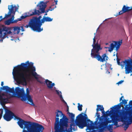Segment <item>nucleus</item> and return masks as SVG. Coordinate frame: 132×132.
<instances>
[{
	"label": "nucleus",
	"instance_id": "1",
	"mask_svg": "<svg viewBox=\"0 0 132 132\" xmlns=\"http://www.w3.org/2000/svg\"><path fill=\"white\" fill-rule=\"evenodd\" d=\"M36 68L32 62L27 61L25 63H22L13 69L12 74L15 80L19 84H26L27 79L29 78L31 75L34 76L37 80L38 78L35 72Z\"/></svg>",
	"mask_w": 132,
	"mask_h": 132
},
{
	"label": "nucleus",
	"instance_id": "2",
	"mask_svg": "<svg viewBox=\"0 0 132 132\" xmlns=\"http://www.w3.org/2000/svg\"><path fill=\"white\" fill-rule=\"evenodd\" d=\"M128 112L124 110H118L114 115L111 116L113 125L117 126L118 122L121 121L124 123L122 126L126 131L129 125L132 123V119L128 116Z\"/></svg>",
	"mask_w": 132,
	"mask_h": 132
},
{
	"label": "nucleus",
	"instance_id": "3",
	"mask_svg": "<svg viewBox=\"0 0 132 132\" xmlns=\"http://www.w3.org/2000/svg\"><path fill=\"white\" fill-rule=\"evenodd\" d=\"M56 113L54 129L55 132H63L64 127L68 126L69 119L61 111L57 110Z\"/></svg>",
	"mask_w": 132,
	"mask_h": 132
},
{
	"label": "nucleus",
	"instance_id": "4",
	"mask_svg": "<svg viewBox=\"0 0 132 132\" xmlns=\"http://www.w3.org/2000/svg\"><path fill=\"white\" fill-rule=\"evenodd\" d=\"M83 114V113L80 114L77 117V125L81 129L85 127H87L89 129L92 128L93 127L94 123L89 119H88L87 121L86 118Z\"/></svg>",
	"mask_w": 132,
	"mask_h": 132
},
{
	"label": "nucleus",
	"instance_id": "5",
	"mask_svg": "<svg viewBox=\"0 0 132 132\" xmlns=\"http://www.w3.org/2000/svg\"><path fill=\"white\" fill-rule=\"evenodd\" d=\"M24 125L22 132H42L44 129L42 125L30 121Z\"/></svg>",
	"mask_w": 132,
	"mask_h": 132
},
{
	"label": "nucleus",
	"instance_id": "6",
	"mask_svg": "<svg viewBox=\"0 0 132 132\" xmlns=\"http://www.w3.org/2000/svg\"><path fill=\"white\" fill-rule=\"evenodd\" d=\"M6 27L8 29V31H7V32H6V35L4 36L0 37L2 38V39H4V38H8L9 36L10 35H12L13 33L12 31H13V32L14 34H19L20 32V31L21 30L22 31H24L23 27V26H21L20 27L18 26H15L13 27H7L3 25H2V27H0L1 28L3 27Z\"/></svg>",
	"mask_w": 132,
	"mask_h": 132
},
{
	"label": "nucleus",
	"instance_id": "7",
	"mask_svg": "<svg viewBox=\"0 0 132 132\" xmlns=\"http://www.w3.org/2000/svg\"><path fill=\"white\" fill-rule=\"evenodd\" d=\"M99 52H95L94 53H91V56L92 58L96 59L98 61L101 62H103L108 60V56L105 54H103L101 57L100 54Z\"/></svg>",
	"mask_w": 132,
	"mask_h": 132
},
{
	"label": "nucleus",
	"instance_id": "8",
	"mask_svg": "<svg viewBox=\"0 0 132 132\" xmlns=\"http://www.w3.org/2000/svg\"><path fill=\"white\" fill-rule=\"evenodd\" d=\"M1 90L0 89V102L3 106L5 105V104L7 103L11 97L7 95V94L6 93H1Z\"/></svg>",
	"mask_w": 132,
	"mask_h": 132
},
{
	"label": "nucleus",
	"instance_id": "9",
	"mask_svg": "<svg viewBox=\"0 0 132 132\" xmlns=\"http://www.w3.org/2000/svg\"><path fill=\"white\" fill-rule=\"evenodd\" d=\"M15 92L17 97L19 98H21L22 101H26V97H25V92L23 88H20L18 87L15 88Z\"/></svg>",
	"mask_w": 132,
	"mask_h": 132
},
{
	"label": "nucleus",
	"instance_id": "10",
	"mask_svg": "<svg viewBox=\"0 0 132 132\" xmlns=\"http://www.w3.org/2000/svg\"><path fill=\"white\" fill-rule=\"evenodd\" d=\"M41 18V16H40L38 18L34 17L31 19L40 32L43 30V28H41V26L43 23L42 22V19L41 20H40Z\"/></svg>",
	"mask_w": 132,
	"mask_h": 132
},
{
	"label": "nucleus",
	"instance_id": "11",
	"mask_svg": "<svg viewBox=\"0 0 132 132\" xmlns=\"http://www.w3.org/2000/svg\"><path fill=\"white\" fill-rule=\"evenodd\" d=\"M46 3L42 1L40 2L39 4L37 5V6H39V7L38 10L41 11V12H41V13H44L45 12L47 13L49 11H52L53 10V9L51 7H50L49 9H47L45 11V9L46 7Z\"/></svg>",
	"mask_w": 132,
	"mask_h": 132
},
{
	"label": "nucleus",
	"instance_id": "12",
	"mask_svg": "<svg viewBox=\"0 0 132 132\" xmlns=\"http://www.w3.org/2000/svg\"><path fill=\"white\" fill-rule=\"evenodd\" d=\"M41 12H40L39 10H37L36 9H35L34 10V12H32L31 11L29 12L26 13L24 15H22L21 16L20 18H19V21H21L22 19H24L27 17L33 15L37 14L39 15L41 14Z\"/></svg>",
	"mask_w": 132,
	"mask_h": 132
},
{
	"label": "nucleus",
	"instance_id": "13",
	"mask_svg": "<svg viewBox=\"0 0 132 132\" xmlns=\"http://www.w3.org/2000/svg\"><path fill=\"white\" fill-rule=\"evenodd\" d=\"M8 7V9L9 10V11L7 14H5V16L3 18L4 19L5 18H6L11 16V15L12 13L14 14L18 9V7H17L15 5L13 6V5H12L10 6L9 5Z\"/></svg>",
	"mask_w": 132,
	"mask_h": 132
},
{
	"label": "nucleus",
	"instance_id": "14",
	"mask_svg": "<svg viewBox=\"0 0 132 132\" xmlns=\"http://www.w3.org/2000/svg\"><path fill=\"white\" fill-rule=\"evenodd\" d=\"M112 122H113L112 119L109 120L108 119H106L105 121H102L100 123L98 126V127L100 129V131L101 132H102L105 129L108 128V123H111Z\"/></svg>",
	"mask_w": 132,
	"mask_h": 132
},
{
	"label": "nucleus",
	"instance_id": "15",
	"mask_svg": "<svg viewBox=\"0 0 132 132\" xmlns=\"http://www.w3.org/2000/svg\"><path fill=\"white\" fill-rule=\"evenodd\" d=\"M95 38V37H94L93 38V44L92 45L93 47V48L91 50V53H94L95 52H99L100 50H101L102 49V48H101V46L100 45L97 44V43L95 44L96 40Z\"/></svg>",
	"mask_w": 132,
	"mask_h": 132
},
{
	"label": "nucleus",
	"instance_id": "16",
	"mask_svg": "<svg viewBox=\"0 0 132 132\" xmlns=\"http://www.w3.org/2000/svg\"><path fill=\"white\" fill-rule=\"evenodd\" d=\"M126 62L127 64L126 67L125 68V73L127 74L132 72V60H126Z\"/></svg>",
	"mask_w": 132,
	"mask_h": 132
},
{
	"label": "nucleus",
	"instance_id": "17",
	"mask_svg": "<svg viewBox=\"0 0 132 132\" xmlns=\"http://www.w3.org/2000/svg\"><path fill=\"white\" fill-rule=\"evenodd\" d=\"M13 115H14L13 113L11 111L7 110L6 111L5 114L4 115L3 118L5 120L9 121L13 118Z\"/></svg>",
	"mask_w": 132,
	"mask_h": 132
},
{
	"label": "nucleus",
	"instance_id": "18",
	"mask_svg": "<svg viewBox=\"0 0 132 132\" xmlns=\"http://www.w3.org/2000/svg\"><path fill=\"white\" fill-rule=\"evenodd\" d=\"M128 101V100H126L125 99L123 100H122V102H120L119 104L117 105H115L114 106H112L111 108V110L110 111V112L112 113V111H113L114 110L113 109L116 110H117V111L120 110V109L121 107V104H123L124 105H125V104L127 103V101Z\"/></svg>",
	"mask_w": 132,
	"mask_h": 132
},
{
	"label": "nucleus",
	"instance_id": "19",
	"mask_svg": "<svg viewBox=\"0 0 132 132\" xmlns=\"http://www.w3.org/2000/svg\"><path fill=\"white\" fill-rule=\"evenodd\" d=\"M29 27L34 31L40 32L31 19L30 20L28 24L24 26V27L26 28H28Z\"/></svg>",
	"mask_w": 132,
	"mask_h": 132
},
{
	"label": "nucleus",
	"instance_id": "20",
	"mask_svg": "<svg viewBox=\"0 0 132 132\" xmlns=\"http://www.w3.org/2000/svg\"><path fill=\"white\" fill-rule=\"evenodd\" d=\"M13 117L15 118V119H17L19 120L17 122L18 124L20 127L22 129L23 127V125L29 121H25L22 120L15 116L14 114V115L13 116Z\"/></svg>",
	"mask_w": 132,
	"mask_h": 132
},
{
	"label": "nucleus",
	"instance_id": "21",
	"mask_svg": "<svg viewBox=\"0 0 132 132\" xmlns=\"http://www.w3.org/2000/svg\"><path fill=\"white\" fill-rule=\"evenodd\" d=\"M132 10V7L126 6L125 5L123 6L121 10L119 12L117 15L122 14L123 13Z\"/></svg>",
	"mask_w": 132,
	"mask_h": 132
},
{
	"label": "nucleus",
	"instance_id": "22",
	"mask_svg": "<svg viewBox=\"0 0 132 132\" xmlns=\"http://www.w3.org/2000/svg\"><path fill=\"white\" fill-rule=\"evenodd\" d=\"M26 94L25 93V97H26V101L27 100L30 103V104L32 105L34 104L33 102V100L31 98V96L29 95V90L28 88L26 89Z\"/></svg>",
	"mask_w": 132,
	"mask_h": 132
},
{
	"label": "nucleus",
	"instance_id": "23",
	"mask_svg": "<svg viewBox=\"0 0 132 132\" xmlns=\"http://www.w3.org/2000/svg\"><path fill=\"white\" fill-rule=\"evenodd\" d=\"M1 89L5 90L7 92H9L11 93H14V87L12 88L8 87V86H3L1 88Z\"/></svg>",
	"mask_w": 132,
	"mask_h": 132
},
{
	"label": "nucleus",
	"instance_id": "24",
	"mask_svg": "<svg viewBox=\"0 0 132 132\" xmlns=\"http://www.w3.org/2000/svg\"><path fill=\"white\" fill-rule=\"evenodd\" d=\"M125 111L128 112V115L129 116H128L132 119V112L130 111L132 109V107L128 106V105H126L125 106Z\"/></svg>",
	"mask_w": 132,
	"mask_h": 132
},
{
	"label": "nucleus",
	"instance_id": "25",
	"mask_svg": "<svg viewBox=\"0 0 132 132\" xmlns=\"http://www.w3.org/2000/svg\"><path fill=\"white\" fill-rule=\"evenodd\" d=\"M45 83L47 85V87L49 89H52L55 85L54 83H52L51 81L48 79H46L45 81Z\"/></svg>",
	"mask_w": 132,
	"mask_h": 132
},
{
	"label": "nucleus",
	"instance_id": "26",
	"mask_svg": "<svg viewBox=\"0 0 132 132\" xmlns=\"http://www.w3.org/2000/svg\"><path fill=\"white\" fill-rule=\"evenodd\" d=\"M97 109H96V114L97 115V118H96V121L95 122H96L97 121V120L99 118H100V113L98 112L100 110V109H101L102 108V105H97Z\"/></svg>",
	"mask_w": 132,
	"mask_h": 132
},
{
	"label": "nucleus",
	"instance_id": "27",
	"mask_svg": "<svg viewBox=\"0 0 132 132\" xmlns=\"http://www.w3.org/2000/svg\"><path fill=\"white\" fill-rule=\"evenodd\" d=\"M53 19L51 18L48 17H45L44 16L42 19V22L43 23H44L45 21L46 22H50L52 21Z\"/></svg>",
	"mask_w": 132,
	"mask_h": 132
},
{
	"label": "nucleus",
	"instance_id": "28",
	"mask_svg": "<svg viewBox=\"0 0 132 132\" xmlns=\"http://www.w3.org/2000/svg\"><path fill=\"white\" fill-rule=\"evenodd\" d=\"M111 109V108H110ZM114 110L113 111H112V112H110V111H110H109V110H108L106 112V115H107V116H109V113H110V114H112V115H114L116 113V112L117 111V110H115L113 109Z\"/></svg>",
	"mask_w": 132,
	"mask_h": 132
},
{
	"label": "nucleus",
	"instance_id": "29",
	"mask_svg": "<svg viewBox=\"0 0 132 132\" xmlns=\"http://www.w3.org/2000/svg\"><path fill=\"white\" fill-rule=\"evenodd\" d=\"M115 46L116 45H115V43L114 44L112 43L110 44V47H108L109 48L108 51L110 52L112 51Z\"/></svg>",
	"mask_w": 132,
	"mask_h": 132
},
{
	"label": "nucleus",
	"instance_id": "30",
	"mask_svg": "<svg viewBox=\"0 0 132 132\" xmlns=\"http://www.w3.org/2000/svg\"><path fill=\"white\" fill-rule=\"evenodd\" d=\"M117 62L118 63V64L119 65H120L122 66V62H123V63L126 64V65L125 67H126V65L127 64V63L126 62V61L128 60H131V59H130V60H129V59L126 60H125L124 61H122L121 62V63L120 62V59H118V58H117Z\"/></svg>",
	"mask_w": 132,
	"mask_h": 132
},
{
	"label": "nucleus",
	"instance_id": "31",
	"mask_svg": "<svg viewBox=\"0 0 132 132\" xmlns=\"http://www.w3.org/2000/svg\"><path fill=\"white\" fill-rule=\"evenodd\" d=\"M122 44V42H120V41H119L118 42H115V45H116V46H117L116 47V50L117 51L120 47V45H121Z\"/></svg>",
	"mask_w": 132,
	"mask_h": 132
},
{
	"label": "nucleus",
	"instance_id": "32",
	"mask_svg": "<svg viewBox=\"0 0 132 132\" xmlns=\"http://www.w3.org/2000/svg\"><path fill=\"white\" fill-rule=\"evenodd\" d=\"M69 116L70 117L71 119V120L74 121V120L75 115L74 114L72 113H70L68 112Z\"/></svg>",
	"mask_w": 132,
	"mask_h": 132
},
{
	"label": "nucleus",
	"instance_id": "33",
	"mask_svg": "<svg viewBox=\"0 0 132 132\" xmlns=\"http://www.w3.org/2000/svg\"><path fill=\"white\" fill-rule=\"evenodd\" d=\"M12 21L10 19L6 21L5 22V25H9L11 23H12Z\"/></svg>",
	"mask_w": 132,
	"mask_h": 132
},
{
	"label": "nucleus",
	"instance_id": "34",
	"mask_svg": "<svg viewBox=\"0 0 132 132\" xmlns=\"http://www.w3.org/2000/svg\"><path fill=\"white\" fill-rule=\"evenodd\" d=\"M78 110L79 111H81L82 110V105H80L79 103H78Z\"/></svg>",
	"mask_w": 132,
	"mask_h": 132
},
{
	"label": "nucleus",
	"instance_id": "35",
	"mask_svg": "<svg viewBox=\"0 0 132 132\" xmlns=\"http://www.w3.org/2000/svg\"><path fill=\"white\" fill-rule=\"evenodd\" d=\"M3 109H0V120L1 118L3 113Z\"/></svg>",
	"mask_w": 132,
	"mask_h": 132
},
{
	"label": "nucleus",
	"instance_id": "36",
	"mask_svg": "<svg viewBox=\"0 0 132 132\" xmlns=\"http://www.w3.org/2000/svg\"><path fill=\"white\" fill-rule=\"evenodd\" d=\"M100 110L102 111V114L105 113V111L104 110V108L103 107V105H102V108L101 109H100Z\"/></svg>",
	"mask_w": 132,
	"mask_h": 132
},
{
	"label": "nucleus",
	"instance_id": "37",
	"mask_svg": "<svg viewBox=\"0 0 132 132\" xmlns=\"http://www.w3.org/2000/svg\"><path fill=\"white\" fill-rule=\"evenodd\" d=\"M12 17L10 19L12 21L14 19V16L15 15V13L14 14H12Z\"/></svg>",
	"mask_w": 132,
	"mask_h": 132
},
{
	"label": "nucleus",
	"instance_id": "38",
	"mask_svg": "<svg viewBox=\"0 0 132 132\" xmlns=\"http://www.w3.org/2000/svg\"><path fill=\"white\" fill-rule=\"evenodd\" d=\"M128 106L129 105V106H130V107H132V100H131L130 101L129 103Z\"/></svg>",
	"mask_w": 132,
	"mask_h": 132
},
{
	"label": "nucleus",
	"instance_id": "39",
	"mask_svg": "<svg viewBox=\"0 0 132 132\" xmlns=\"http://www.w3.org/2000/svg\"><path fill=\"white\" fill-rule=\"evenodd\" d=\"M18 21H19V19H18L17 20H13L12 21V23H16Z\"/></svg>",
	"mask_w": 132,
	"mask_h": 132
},
{
	"label": "nucleus",
	"instance_id": "40",
	"mask_svg": "<svg viewBox=\"0 0 132 132\" xmlns=\"http://www.w3.org/2000/svg\"><path fill=\"white\" fill-rule=\"evenodd\" d=\"M124 81L123 80H121V81L118 82L117 84H121L122 82H123Z\"/></svg>",
	"mask_w": 132,
	"mask_h": 132
},
{
	"label": "nucleus",
	"instance_id": "41",
	"mask_svg": "<svg viewBox=\"0 0 132 132\" xmlns=\"http://www.w3.org/2000/svg\"><path fill=\"white\" fill-rule=\"evenodd\" d=\"M61 100L65 104H67L66 102L63 99H63H62V98L61 99Z\"/></svg>",
	"mask_w": 132,
	"mask_h": 132
},
{
	"label": "nucleus",
	"instance_id": "42",
	"mask_svg": "<svg viewBox=\"0 0 132 132\" xmlns=\"http://www.w3.org/2000/svg\"><path fill=\"white\" fill-rule=\"evenodd\" d=\"M75 126V125H74V124L73 123H71L70 124V127L71 128H72V126Z\"/></svg>",
	"mask_w": 132,
	"mask_h": 132
},
{
	"label": "nucleus",
	"instance_id": "43",
	"mask_svg": "<svg viewBox=\"0 0 132 132\" xmlns=\"http://www.w3.org/2000/svg\"><path fill=\"white\" fill-rule=\"evenodd\" d=\"M91 132H97L96 130H93Z\"/></svg>",
	"mask_w": 132,
	"mask_h": 132
},
{
	"label": "nucleus",
	"instance_id": "44",
	"mask_svg": "<svg viewBox=\"0 0 132 132\" xmlns=\"http://www.w3.org/2000/svg\"><path fill=\"white\" fill-rule=\"evenodd\" d=\"M4 85V82L3 81H2L1 82V86H3Z\"/></svg>",
	"mask_w": 132,
	"mask_h": 132
},
{
	"label": "nucleus",
	"instance_id": "45",
	"mask_svg": "<svg viewBox=\"0 0 132 132\" xmlns=\"http://www.w3.org/2000/svg\"><path fill=\"white\" fill-rule=\"evenodd\" d=\"M123 97V96H122L121 97V98L120 99V101L121 100H122V98Z\"/></svg>",
	"mask_w": 132,
	"mask_h": 132
},
{
	"label": "nucleus",
	"instance_id": "46",
	"mask_svg": "<svg viewBox=\"0 0 132 132\" xmlns=\"http://www.w3.org/2000/svg\"><path fill=\"white\" fill-rule=\"evenodd\" d=\"M69 107H68H68H67V111L68 112H68H69Z\"/></svg>",
	"mask_w": 132,
	"mask_h": 132
},
{
	"label": "nucleus",
	"instance_id": "47",
	"mask_svg": "<svg viewBox=\"0 0 132 132\" xmlns=\"http://www.w3.org/2000/svg\"><path fill=\"white\" fill-rule=\"evenodd\" d=\"M109 126L111 128L112 127V125L109 124Z\"/></svg>",
	"mask_w": 132,
	"mask_h": 132
},
{
	"label": "nucleus",
	"instance_id": "48",
	"mask_svg": "<svg viewBox=\"0 0 132 132\" xmlns=\"http://www.w3.org/2000/svg\"><path fill=\"white\" fill-rule=\"evenodd\" d=\"M55 2H56L55 4H57V0L56 1H55Z\"/></svg>",
	"mask_w": 132,
	"mask_h": 132
},
{
	"label": "nucleus",
	"instance_id": "49",
	"mask_svg": "<svg viewBox=\"0 0 132 132\" xmlns=\"http://www.w3.org/2000/svg\"><path fill=\"white\" fill-rule=\"evenodd\" d=\"M60 97L61 98H62V99H63V98L62 97V95H61L60 96Z\"/></svg>",
	"mask_w": 132,
	"mask_h": 132
},
{
	"label": "nucleus",
	"instance_id": "50",
	"mask_svg": "<svg viewBox=\"0 0 132 132\" xmlns=\"http://www.w3.org/2000/svg\"><path fill=\"white\" fill-rule=\"evenodd\" d=\"M0 18H1V19H3L2 18V16H0Z\"/></svg>",
	"mask_w": 132,
	"mask_h": 132
},
{
	"label": "nucleus",
	"instance_id": "51",
	"mask_svg": "<svg viewBox=\"0 0 132 132\" xmlns=\"http://www.w3.org/2000/svg\"><path fill=\"white\" fill-rule=\"evenodd\" d=\"M84 115H85V117L86 116V117H86V118H87V115H86V114H84Z\"/></svg>",
	"mask_w": 132,
	"mask_h": 132
},
{
	"label": "nucleus",
	"instance_id": "52",
	"mask_svg": "<svg viewBox=\"0 0 132 132\" xmlns=\"http://www.w3.org/2000/svg\"><path fill=\"white\" fill-rule=\"evenodd\" d=\"M47 15V13H46L44 15L46 16V15Z\"/></svg>",
	"mask_w": 132,
	"mask_h": 132
},
{
	"label": "nucleus",
	"instance_id": "53",
	"mask_svg": "<svg viewBox=\"0 0 132 132\" xmlns=\"http://www.w3.org/2000/svg\"><path fill=\"white\" fill-rule=\"evenodd\" d=\"M14 96H13V95L11 96V97H14Z\"/></svg>",
	"mask_w": 132,
	"mask_h": 132
},
{
	"label": "nucleus",
	"instance_id": "54",
	"mask_svg": "<svg viewBox=\"0 0 132 132\" xmlns=\"http://www.w3.org/2000/svg\"><path fill=\"white\" fill-rule=\"evenodd\" d=\"M87 132H91V131H87Z\"/></svg>",
	"mask_w": 132,
	"mask_h": 132
},
{
	"label": "nucleus",
	"instance_id": "55",
	"mask_svg": "<svg viewBox=\"0 0 132 132\" xmlns=\"http://www.w3.org/2000/svg\"><path fill=\"white\" fill-rule=\"evenodd\" d=\"M119 127V126H117V127Z\"/></svg>",
	"mask_w": 132,
	"mask_h": 132
},
{
	"label": "nucleus",
	"instance_id": "56",
	"mask_svg": "<svg viewBox=\"0 0 132 132\" xmlns=\"http://www.w3.org/2000/svg\"><path fill=\"white\" fill-rule=\"evenodd\" d=\"M122 107H123L122 109H123V106H122Z\"/></svg>",
	"mask_w": 132,
	"mask_h": 132
},
{
	"label": "nucleus",
	"instance_id": "57",
	"mask_svg": "<svg viewBox=\"0 0 132 132\" xmlns=\"http://www.w3.org/2000/svg\"><path fill=\"white\" fill-rule=\"evenodd\" d=\"M96 128L97 129H98V127H97Z\"/></svg>",
	"mask_w": 132,
	"mask_h": 132
},
{
	"label": "nucleus",
	"instance_id": "58",
	"mask_svg": "<svg viewBox=\"0 0 132 132\" xmlns=\"http://www.w3.org/2000/svg\"><path fill=\"white\" fill-rule=\"evenodd\" d=\"M125 64V63H124V64Z\"/></svg>",
	"mask_w": 132,
	"mask_h": 132
},
{
	"label": "nucleus",
	"instance_id": "59",
	"mask_svg": "<svg viewBox=\"0 0 132 132\" xmlns=\"http://www.w3.org/2000/svg\"><path fill=\"white\" fill-rule=\"evenodd\" d=\"M57 93H58V94H59V93H58V92H57Z\"/></svg>",
	"mask_w": 132,
	"mask_h": 132
},
{
	"label": "nucleus",
	"instance_id": "60",
	"mask_svg": "<svg viewBox=\"0 0 132 132\" xmlns=\"http://www.w3.org/2000/svg\"><path fill=\"white\" fill-rule=\"evenodd\" d=\"M119 74H118V76H119Z\"/></svg>",
	"mask_w": 132,
	"mask_h": 132
},
{
	"label": "nucleus",
	"instance_id": "61",
	"mask_svg": "<svg viewBox=\"0 0 132 132\" xmlns=\"http://www.w3.org/2000/svg\"><path fill=\"white\" fill-rule=\"evenodd\" d=\"M131 75H132V74H131Z\"/></svg>",
	"mask_w": 132,
	"mask_h": 132
},
{
	"label": "nucleus",
	"instance_id": "62",
	"mask_svg": "<svg viewBox=\"0 0 132 132\" xmlns=\"http://www.w3.org/2000/svg\"><path fill=\"white\" fill-rule=\"evenodd\" d=\"M131 75H132V74H131Z\"/></svg>",
	"mask_w": 132,
	"mask_h": 132
},
{
	"label": "nucleus",
	"instance_id": "63",
	"mask_svg": "<svg viewBox=\"0 0 132 132\" xmlns=\"http://www.w3.org/2000/svg\"><path fill=\"white\" fill-rule=\"evenodd\" d=\"M1 128V127L0 126V128Z\"/></svg>",
	"mask_w": 132,
	"mask_h": 132
}]
</instances>
